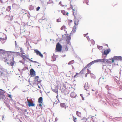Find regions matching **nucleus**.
I'll use <instances>...</instances> for the list:
<instances>
[{
	"label": "nucleus",
	"mask_w": 122,
	"mask_h": 122,
	"mask_svg": "<svg viewBox=\"0 0 122 122\" xmlns=\"http://www.w3.org/2000/svg\"><path fill=\"white\" fill-rule=\"evenodd\" d=\"M75 11V10H74V9H73V14H74V11Z\"/></svg>",
	"instance_id": "a18cd8bd"
},
{
	"label": "nucleus",
	"mask_w": 122,
	"mask_h": 122,
	"mask_svg": "<svg viewBox=\"0 0 122 122\" xmlns=\"http://www.w3.org/2000/svg\"><path fill=\"white\" fill-rule=\"evenodd\" d=\"M60 19H57V22H60Z\"/></svg>",
	"instance_id": "ea45409f"
},
{
	"label": "nucleus",
	"mask_w": 122,
	"mask_h": 122,
	"mask_svg": "<svg viewBox=\"0 0 122 122\" xmlns=\"http://www.w3.org/2000/svg\"><path fill=\"white\" fill-rule=\"evenodd\" d=\"M3 51V50L0 49V51Z\"/></svg>",
	"instance_id": "79ce46f5"
},
{
	"label": "nucleus",
	"mask_w": 122,
	"mask_h": 122,
	"mask_svg": "<svg viewBox=\"0 0 122 122\" xmlns=\"http://www.w3.org/2000/svg\"><path fill=\"white\" fill-rule=\"evenodd\" d=\"M5 71V69L2 67H0V75H1Z\"/></svg>",
	"instance_id": "9b49d317"
},
{
	"label": "nucleus",
	"mask_w": 122,
	"mask_h": 122,
	"mask_svg": "<svg viewBox=\"0 0 122 122\" xmlns=\"http://www.w3.org/2000/svg\"><path fill=\"white\" fill-rule=\"evenodd\" d=\"M4 96V94L3 92L0 91V98H1Z\"/></svg>",
	"instance_id": "412c9836"
},
{
	"label": "nucleus",
	"mask_w": 122,
	"mask_h": 122,
	"mask_svg": "<svg viewBox=\"0 0 122 122\" xmlns=\"http://www.w3.org/2000/svg\"><path fill=\"white\" fill-rule=\"evenodd\" d=\"M87 74H88L87 73H86V74L85 76V77H87Z\"/></svg>",
	"instance_id": "58836bf2"
},
{
	"label": "nucleus",
	"mask_w": 122,
	"mask_h": 122,
	"mask_svg": "<svg viewBox=\"0 0 122 122\" xmlns=\"http://www.w3.org/2000/svg\"><path fill=\"white\" fill-rule=\"evenodd\" d=\"M38 102L39 103H42L43 98L42 97H40L38 99Z\"/></svg>",
	"instance_id": "dca6fc26"
},
{
	"label": "nucleus",
	"mask_w": 122,
	"mask_h": 122,
	"mask_svg": "<svg viewBox=\"0 0 122 122\" xmlns=\"http://www.w3.org/2000/svg\"><path fill=\"white\" fill-rule=\"evenodd\" d=\"M5 40V39L4 38H0V40L1 41H4V40Z\"/></svg>",
	"instance_id": "2f4dec72"
},
{
	"label": "nucleus",
	"mask_w": 122,
	"mask_h": 122,
	"mask_svg": "<svg viewBox=\"0 0 122 122\" xmlns=\"http://www.w3.org/2000/svg\"><path fill=\"white\" fill-rule=\"evenodd\" d=\"M21 57L23 58V59H28L31 62H33L34 63H37V62L36 61H33L32 60H31V59H28V58L27 57V56H26L25 55H22L21 56Z\"/></svg>",
	"instance_id": "1a4fd4ad"
},
{
	"label": "nucleus",
	"mask_w": 122,
	"mask_h": 122,
	"mask_svg": "<svg viewBox=\"0 0 122 122\" xmlns=\"http://www.w3.org/2000/svg\"><path fill=\"white\" fill-rule=\"evenodd\" d=\"M4 59H5V61H4V62H6L7 61H8V59H5V58H4Z\"/></svg>",
	"instance_id": "72a5a7b5"
},
{
	"label": "nucleus",
	"mask_w": 122,
	"mask_h": 122,
	"mask_svg": "<svg viewBox=\"0 0 122 122\" xmlns=\"http://www.w3.org/2000/svg\"><path fill=\"white\" fill-rule=\"evenodd\" d=\"M39 77L38 76H37L35 77V80L36 81L39 82Z\"/></svg>",
	"instance_id": "5701e85b"
},
{
	"label": "nucleus",
	"mask_w": 122,
	"mask_h": 122,
	"mask_svg": "<svg viewBox=\"0 0 122 122\" xmlns=\"http://www.w3.org/2000/svg\"><path fill=\"white\" fill-rule=\"evenodd\" d=\"M42 103H40L39 104V106L41 107H42ZM42 104L43 105V104L42 103Z\"/></svg>",
	"instance_id": "c9c22d12"
},
{
	"label": "nucleus",
	"mask_w": 122,
	"mask_h": 122,
	"mask_svg": "<svg viewBox=\"0 0 122 122\" xmlns=\"http://www.w3.org/2000/svg\"><path fill=\"white\" fill-rule=\"evenodd\" d=\"M62 49V46L59 43H58L56 46L55 52H60L61 51Z\"/></svg>",
	"instance_id": "20e7f679"
},
{
	"label": "nucleus",
	"mask_w": 122,
	"mask_h": 122,
	"mask_svg": "<svg viewBox=\"0 0 122 122\" xmlns=\"http://www.w3.org/2000/svg\"><path fill=\"white\" fill-rule=\"evenodd\" d=\"M60 29L61 30H63L64 33L66 34H67V28H66V27L65 26L63 25L61 27Z\"/></svg>",
	"instance_id": "6e6552de"
},
{
	"label": "nucleus",
	"mask_w": 122,
	"mask_h": 122,
	"mask_svg": "<svg viewBox=\"0 0 122 122\" xmlns=\"http://www.w3.org/2000/svg\"><path fill=\"white\" fill-rule=\"evenodd\" d=\"M34 52L36 54L40 56L41 58H43V55L37 49H36L34 50Z\"/></svg>",
	"instance_id": "39448f33"
},
{
	"label": "nucleus",
	"mask_w": 122,
	"mask_h": 122,
	"mask_svg": "<svg viewBox=\"0 0 122 122\" xmlns=\"http://www.w3.org/2000/svg\"><path fill=\"white\" fill-rule=\"evenodd\" d=\"M82 100H84V98H83V97H82Z\"/></svg>",
	"instance_id": "49530a36"
},
{
	"label": "nucleus",
	"mask_w": 122,
	"mask_h": 122,
	"mask_svg": "<svg viewBox=\"0 0 122 122\" xmlns=\"http://www.w3.org/2000/svg\"><path fill=\"white\" fill-rule=\"evenodd\" d=\"M88 41H89V40L88 39Z\"/></svg>",
	"instance_id": "3c124183"
},
{
	"label": "nucleus",
	"mask_w": 122,
	"mask_h": 122,
	"mask_svg": "<svg viewBox=\"0 0 122 122\" xmlns=\"http://www.w3.org/2000/svg\"><path fill=\"white\" fill-rule=\"evenodd\" d=\"M87 71H89V69H87Z\"/></svg>",
	"instance_id": "09e8293b"
},
{
	"label": "nucleus",
	"mask_w": 122,
	"mask_h": 122,
	"mask_svg": "<svg viewBox=\"0 0 122 122\" xmlns=\"http://www.w3.org/2000/svg\"><path fill=\"white\" fill-rule=\"evenodd\" d=\"M97 47L99 50L102 49L103 48V47L102 46H97Z\"/></svg>",
	"instance_id": "c85d7f7f"
},
{
	"label": "nucleus",
	"mask_w": 122,
	"mask_h": 122,
	"mask_svg": "<svg viewBox=\"0 0 122 122\" xmlns=\"http://www.w3.org/2000/svg\"><path fill=\"white\" fill-rule=\"evenodd\" d=\"M28 105L29 107L34 106L35 104L33 102H30L28 100Z\"/></svg>",
	"instance_id": "9d476101"
},
{
	"label": "nucleus",
	"mask_w": 122,
	"mask_h": 122,
	"mask_svg": "<svg viewBox=\"0 0 122 122\" xmlns=\"http://www.w3.org/2000/svg\"><path fill=\"white\" fill-rule=\"evenodd\" d=\"M88 34V33H87L86 34H84V36H86Z\"/></svg>",
	"instance_id": "a19ab883"
},
{
	"label": "nucleus",
	"mask_w": 122,
	"mask_h": 122,
	"mask_svg": "<svg viewBox=\"0 0 122 122\" xmlns=\"http://www.w3.org/2000/svg\"><path fill=\"white\" fill-rule=\"evenodd\" d=\"M79 21V20L78 19H75L74 20V23L75 25L73 28V30L72 31V33H75L76 32V29L77 28V26L78 25Z\"/></svg>",
	"instance_id": "7ed1b4c3"
},
{
	"label": "nucleus",
	"mask_w": 122,
	"mask_h": 122,
	"mask_svg": "<svg viewBox=\"0 0 122 122\" xmlns=\"http://www.w3.org/2000/svg\"><path fill=\"white\" fill-rule=\"evenodd\" d=\"M97 62L96 60H94L92 62H91L90 63L88 64L80 72L82 74L84 73H85V69L89 67L90 66L94 64V63Z\"/></svg>",
	"instance_id": "f03ea898"
},
{
	"label": "nucleus",
	"mask_w": 122,
	"mask_h": 122,
	"mask_svg": "<svg viewBox=\"0 0 122 122\" xmlns=\"http://www.w3.org/2000/svg\"><path fill=\"white\" fill-rule=\"evenodd\" d=\"M80 72L79 73H76V74L74 76V78H76L78 77V75L80 73Z\"/></svg>",
	"instance_id": "cd10ccee"
},
{
	"label": "nucleus",
	"mask_w": 122,
	"mask_h": 122,
	"mask_svg": "<svg viewBox=\"0 0 122 122\" xmlns=\"http://www.w3.org/2000/svg\"><path fill=\"white\" fill-rule=\"evenodd\" d=\"M11 62L10 63V65L13 67L15 63V61L14 60V58L13 57L12 60L10 61Z\"/></svg>",
	"instance_id": "ddd939ff"
},
{
	"label": "nucleus",
	"mask_w": 122,
	"mask_h": 122,
	"mask_svg": "<svg viewBox=\"0 0 122 122\" xmlns=\"http://www.w3.org/2000/svg\"><path fill=\"white\" fill-rule=\"evenodd\" d=\"M69 85V84L66 83L64 85V88H63L61 90L62 92L65 95H66L68 94L69 93V90L68 89V88L67 86Z\"/></svg>",
	"instance_id": "f257e3e1"
},
{
	"label": "nucleus",
	"mask_w": 122,
	"mask_h": 122,
	"mask_svg": "<svg viewBox=\"0 0 122 122\" xmlns=\"http://www.w3.org/2000/svg\"><path fill=\"white\" fill-rule=\"evenodd\" d=\"M8 96L9 98H12V96L11 95H8Z\"/></svg>",
	"instance_id": "e433bc0d"
},
{
	"label": "nucleus",
	"mask_w": 122,
	"mask_h": 122,
	"mask_svg": "<svg viewBox=\"0 0 122 122\" xmlns=\"http://www.w3.org/2000/svg\"><path fill=\"white\" fill-rule=\"evenodd\" d=\"M88 2H89V1H88V0H86V3L88 5H89V4H88Z\"/></svg>",
	"instance_id": "473e14b6"
},
{
	"label": "nucleus",
	"mask_w": 122,
	"mask_h": 122,
	"mask_svg": "<svg viewBox=\"0 0 122 122\" xmlns=\"http://www.w3.org/2000/svg\"><path fill=\"white\" fill-rule=\"evenodd\" d=\"M91 43L93 44H95V41L93 40H90Z\"/></svg>",
	"instance_id": "c756f323"
},
{
	"label": "nucleus",
	"mask_w": 122,
	"mask_h": 122,
	"mask_svg": "<svg viewBox=\"0 0 122 122\" xmlns=\"http://www.w3.org/2000/svg\"><path fill=\"white\" fill-rule=\"evenodd\" d=\"M76 114L79 117H81V113L78 111H76Z\"/></svg>",
	"instance_id": "aec40b11"
},
{
	"label": "nucleus",
	"mask_w": 122,
	"mask_h": 122,
	"mask_svg": "<svg viewBox=\"0 0 122 122\" xmlns=\"http://www.w3.org/2000/svg\"><path fill=\"white\" fill-rule=\"evenodd\" d=\"M74 95H75V94L73 92L71 93L70 94V96H71V97L72 98H74L75 97V96H73V95H74Z\"/></svg>",
	"instance_id": "393cba45"
},
{
	"label": "nucleus",
	"mask_w": 122,
	"mask_h": 122,
	"mask_svg": "<svg viewBox=\"0 0 122 122\" xmlns=\"http://www.w3.org/2000/svg\"><path fill=\"white\" fill-rule=\"evenodd\" d=\"M97 62H100L102 63H107V59H99L96 60Z\"/></svg>",
	"instance_id": "423d86ee"
},
{
	"label": "nucleus",
	"mask_w": 122,
	"mask_h": 122,
	"mask_svg": "<svg viewBox=\"0 0 122 122\" xmlns=\"http://www.w3.org/2000/svg\"><path fill=\"white\" fill-rule=\"evenodd\" d=\"M80 96L82 97H83V95L81 94H80Z\"/></svg>",
	"instance_id": "c03bdc74"
},
{
	"label": "nucleus",
	"mask_w": 122,
	"mask_h": 122,
	"mask_svg": "<svg viewBox=\"0 0 122 122\" xmlns=\"http://www.w3.org/2000/svg\"><path fill=\"white\" fill-rule=\"evenodd\" d=\"M73 118L74 122H76L75 120L77 119V118L76 117H75L74 116H73Z\"/></svg>",
	"instance_id": "7c9ffc66"
},
{
	"label": "nucleus",
	"mask_w": 122,
	"mask_h": 122,
	"mask_svg": "<svg viewBox=\"0 0 122 122\" xmlns=\"http://www.w3.org/2000/svg\"><path fill=\"white\" fill-rule=\"evenodd\" d=\"M35 74V71L33 69H31L30 71V74L31 75H34Z\"/></svg>",
	"instance_id": "4468645a"
},
{
	"label": "nucleus",
	"mask_w": 122,
	"mask_h": 122,
	"mask_svg": "<svg viewBox=\"0 0 122 122\" xmlns=\"http://www.w3.org/2000/svg\"><path fill=\"white\" fill-rule=\"evenodd\" d=\"M61 12L64 15H65L66 14L68 16V13H66L64 10H61Z\"/></svg>",
	"instance_id": "f3484780"
},
{
	"label": "nucleus",
	"mask_w": 122,
	"mask_h": 122,
	"mask_svg": "<svg viewBox=\"0 0 122 122\" xmlns=\"http://www.w3.org/2000/svg\"><path fill=\"white\" fill-rule=\"evenodd\" d=\"M107 46H108V45H106Z\"/></svg>",
	"instance_id": "8fccbe9b"
},
{
	"label": "nucleus",
	"mask_w": 122,
	"mask_h": 122,
	"mask_svg": "<svg viewBox=\"0 0 122 122\" xmlns=\"http://www.w3.org/2000/svg\"><path fill=\"white\" fill-rule=\"evenodd\" d=\"M74 60H72L70 61L68 63V64L69 65L72 64L74 63Z\"/></svg>",
	"instance_id": "b1692460"
},
{
	"label": "nucleus",
	"mask_w": 122,
	"mask_h": 122,
	"mask_svg": "<svg viewBox=\"0 0 122 122\" xmlns=\"http://www.w3.org/2000/svg\"><path fill=\"white\" fill-rule=\"evenodd\" d=\"M10 9H11L10 7V6H9L7 7L6 10L7 11H9L10 10Z\"/></svg>",
	"instance_id": "a878e982"
},
{
	"label": "nucleus",
	"mask_w": 122,
	"mask_h": 122,
	"mask_svg": "<svg viewBox=\"0 0 122 122\" xmlns=\"http://www.w3.org/2000/svg\"><path fill=\"white\" fill-rule=\"evenodd\" d=\"M111 60V59H107V64H111V63H112V61L111 62L110 61Z\"/></svg>",
	"instance_id": "4be33fe9"
},
{
	"label": "nucleus",
	"mask_w": 122,
	"mask_h": 122,
	"mask_svg": "<svg viewBox=\"0 0 122 122\" xmlns=\"http://www.w3.org/2000/svg\"><path fill=\"white\" fill-rule=\"evenodd\" d=\"M7 64H9V63L8 62H7Z\"/></svg>",
	"instance_id": "de8ad7c7"
},
{
	"label": "nucleus",
	"mask_w": 122,
	"mask_h": 122,
	"mask_svg": "<svg viewBox=\"0 0 122 122\" xmlns=\"http://www.w3.org/2000/svg\"><path fill=\"white\" fill-rule=\"evenodd\" d=\"M121 57V56H115L112 58V62L113 63L114 61L116 60H120Z\"/></svg>",
	"instance_id": "0eeeda50"
},
{
	"label": "nucleus",
	"mask_w": 122,
	"mask_h": 122,
	"mask_svg": "<svg viewBox=\"0 0 122 122\" xmlns=\"http://www.w3.org/2000/svg\"><path fill=\"white\" fill-rule=\"evenodd\" d=\"M68 23L70 26H71L73 24V21L72 20H69L68 21Z\"/></svg>",
	"instance_id": "a211bd4d"
},
{
	"label": "nucleus",
	"mask_w": 122,
	"mask_h": 122,
	"mask_svg": "<svg viewBox=\"0 0 122 122\" xmlns=\"http://www.w3.org/2000/svg\"><path fill=\"white\" fill-rule=\"evenodd\" d=\"M110 51V49H108L107 50H105L104 51V55H107L108 54Z\"/></svg>",
	"instance_id": "f8f14e48"
},
{
	"label": "nucleus",
	"mask_w": 122,
	"mask_h": 122,
	"mask_svg": "<svg viewBox=\"0 0 122 122\" xmlns=\"http://www.w3.org/2000/svg\"><path fill=\"white\" fill-rule=\"evenodd\" d=\"M71 39V37H70L68 36L67 37L66 41L67 43H69L70 42V40Z\"/></svg>",
	"instance_id": "6ab92c4d"
},
{
	"label": "nucleus",
	"mask_w": 122,
	"mask_h": 122,
	"mask_svg": "<svg viewBox=\"0 0 122 122\" xmlns=\"http://www.w3.org/2000/svg\"><path fill=\"white\" fill-rule=\"evenodd\" d=\"M59 4L60 5L62 6V7H64L65 6V5H63L62 4V2H61V1H60L59 3Z\"/></svg>",
	"instance_id": "bb28decb"
},
{
	"label": "nucleus",
	"mask_w": 122,
	"mask_h": 122,
	"mask_svg": "<svg viewBox=\"0 0 122 122\" xmlns=\"http://www.w3.org/2000/svg\"><path fill=\"white\" fill-rule=\"evenodd\" d=\"M40 8V7H38L36 9V11H38L39 10Z\"/></svg>",
	"instance_id": "f704fd0d"
},
{
	"label": "nucleus",
	"mask_w": 122,
	"mask_h": 122,
	"mask_svg": "<svg viewBox=\"0 0 122 122\" xmlns=\"http://www.w3.org/2000/svg\"><path fill=\"white\" fill-rule=\"evenodd\" d=\"M60 106L62 107H64L66 108V107H68L67 105L65 103H61L60 104Z\"/></svg>",
	"instance_id": "2eb2a0df"
},
{
	"label": "nucleus",
	"mask_w": 122,
	"mask_h": 122,
	"mask_svg": "<svg viewBox=\"0 0 122 122\" xmlns=\"http://www.w3.org/2000/svg\"><path fill=\"white\" fill-rule=\"evenodd\" d=\"M38 87L39 88H40V87H39V86H38Z\"/></svg>",
	"instance_id": "864d4df0"
},
{
	"label": "nucleus",
	"mask_w": 122,
	"mask_h": 122,
	"mask_svg": "<svg viewBox=\"0 0 122 122\" xmlns=\"http://www.w3.org/2000/svg\"><path fill=\"white\" fill-rule=\"evenodd\" d=\"M15 45H17V43H16V41H15Z\"/></svg>",
	"instance_id": "37998d69"
},
{
	"label": "nucleus",
	"mask_w": 122,
	"mask_h": 122,
	"mask_svg": "<svg viewBox=\"0 0 122 122\" xmlns=\"http://www.w3.org/2000/svg\"><path fill=\"white\" fill-rule=\"evenodd\" d=\"M20 49L21 50V51H20V52H23V51L22 50V49L21 48H20Z\"/></svg>",
	"instance_id": "4c0bfd02"
},
{
	"label": "nucleus",
	"mask_w": 122,
	"mask_h": 122,
	"mask_svg": "<svg viewBox=\"0 0 122 122\" xmlns=\"http://www.w3.org/2000/svg\"><path fill=\"white\" fill-rule=\"evenodd\" d=\"M92 91H93V89H92Z\"/></svg>",
	"instance_id": "603ef678"
}]
</instances>
